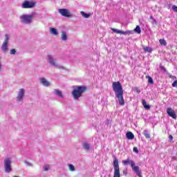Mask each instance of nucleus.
I'll return each mask as SVG.
<instances>
[{"label": "nucleus", "mask_w": 177, "mask_h": 177, "mask_svg": "<svg viewBox=\"0 0 177 177\" xmlns=\"http://www.w3.org/2000/svg\"><path fill=\"white\" fill-rule=\"evenodd\" d=\"M112 86L115 97L119 101V104H120V106H124L125 104V101L124 100V89L122 88V85H121L120 82H115L113 83Z\"/></svg>", "instance_id": "f257e3e1"}, {"label": "nucleus", "mask_w": 177, "mask_h": 177, "mask_svg": "<svg viewBox=\"0 0 177 177\" xmlns=\"http://www.w3.org/2000/svg\"><path fill=\"white\" fill-rule=\"evenodd\" d=\"M86 91L85 86H74L72 91V96L75 100H78L82 96V93Z\"/></svg>", "instance_id": "f03ea898"}, {"label": "nucleus", "mask_w": 177, "mask_h": 177, "mask_svg": "<svg viewBox=\"0 0 177 177\" xmlns=\"http://www.w3.org/2000/svg\"><path fill=\"white\" fill-rule=\"evenodd\" d=\"M123 165H131L132 170L138 175L139 177H142V173L140 172V168L138 166L135 165V162L133 160H131L129 158H128L125 160L122 161Z\"/></svg>", "instance_id": "7ed1b4c3"}, {"label": "nucleus", "mask_w": 177, "mask_h": 177, "mask_svg": "<svg viewBox=\"0 0 177 177\" xmlns=\"http://www.w3.org/2000/svg\"><path fill=\"white\" fill-rule=\"evenodd\" d=\"M34 16H35V12H32L30 15L24 14L19 17V19L22 24H31L34 19Z\"/></svg>", "instance_id": "20e7f679"}, {"label": "nucleus", "mask_w": 177, "mask_h": 177, "mask_svg": "<svg viewBox=\"0 0 177 177\" xmlns=\"http://www.w3.org/2000/svg\"><path fill=\"white\" fill-rule=\"evenodd\" d=\"M47 62L50 66L55 67V68H62V70H64L65 68L64 66L59 65V64L56 62V59L53 57V55H48L47 56Z\"/></svg>", "instance_id": "39448f33"}, {"label": "nucleus", "mask_w": 177, "mask_h": 177, "mask_svg": "<svg viewBox=\"0 0 177 177\" xmlns=\"http://www.w3.org/2000/svg\"><path fill=\"white\" fill-rule=\"evenodd\" d=\"M4 162V171L6 174H10L13 169H12V159L6 158L3 160Z\"/></svg>", "instance_id": "423d86ee"}, {"label": "nucleus", "mask_w": 177, "mask_h": 177, "mask_svg": "<svg viewBox=\"0 0 177 177\" xmlns=\"http://www.w3.org/2000/svg\"><path fill=\"white\" fill-rule=\"evenodd\" d=\"M113 177H121V174L120 173V165L118 164V158H117L115 156H113Z\"/></svg>", "instance_id": "0eeeda50"}, {"label": "nucleus", "mask_w": 177, "mask_h": 177, "mask_svg": "<svg viewBox=\"0 0 177 177\" xmlns=\"http://www.w3.org/2000/svg\"><path fill=\"white\" fill-rule=\"evenodd\" d=\"M8 42H9V35L6 34L5 35V39L1 47L2 52H3L4 53H8V51L9 50V48H8Z\"/></svg>", "instance_id": "6e6552de"}, {"label": "nucleus", "mask_w": 177, "mask_h": 177, "mask_svg": "<svg viewBox=\"0 0 177 177\" xmlns=\"http://www.w3.org/2000/svg\"><path fill=\"white\" fill-rule=\"evenodd\" d=\"M59 13L63 16L64 17H72L73 15H71V12L68 9L66 8H60L58 10Z\"/></svg>", "instance_id": "1a4fd4ad"}, {"label": "nucleus", "mask_w": 177, "mask_h": 177, "mask_svg": "<svg viewBox=\"0 0 177 177\" xmlns=\"http://www.w3.org/2000/svg\"><path fill=\"white\" fill-rule=\"evenodd\" d=\"M35 6V3L32 1H25L22 3L21 8L23 9H31Z\"/></svg>", "instance_id": "9d476101"}, {"label": "nucleus", "mask_w": 177, "mask_h": 177, "mask_svg": "<svg viewBox=\"0 0 177 177\" xmlns=\"http://www.w3.org/2000/svg\"><path fill=\"white\" fill-rule=\"evenodd\" d=\"M24 95H25V91L24 88H20L19 90L18 95L17 96V102H23V99H24Z\"/></svg>", "instance_id": "9b49d317"}, {"label": "nucleus", "mask_w": 177, "mask_h": 177, "mask_svg": "<svg viewBox=\"0 0 177 177\" xmlns=\"http://www.w3.org/2000/svg\"><path fill=\"white\" fill-rule=\"evenodd\" d=\"M112 31L116 32V34H122V35H131V34H133L131 30L122 31L115 28H112Z\"/></svg>", "instance_id": "f8f14e48"}, {"label": "nucleus", "mask_w": 177, "mask_h": 177, "mask_svg": "<svg viewBox=\"0 0 177 177\" xmlns=\"http://www.w3.org/2000/svg\"><path fill=\"white\" fill-rule=\"evenodd\" d=\"M167 113L169 117H171V118H174V120H176V113L172 108L169 107L167 109Z\"/></svg>", "instance_id": "ddd939ff"}, {"label": "nucleus", "mask_w": 177, "mask_h": 177, "mask_svg": "<svg viewBox=\"0 0 177 177\" xmlns=\"http://www.w3.org/2000/svg\"><path fill=\"white\" fill-rule=\"evenodd\" d=\"M40 82L44 86H49L50 85V83L44 77L40 79Z\"/></svg>", "instance_id": "4468645a"}, {"label": "nucleus", "mask_w": 177, "mask_h": 177, "mask_svg": "<svg viewBox=\"0 0 177 177\" xmlns=\"http://www.w3.org/2000/svg\"><path fill=\"white\" fill-rule=\"evenodd\" d=\"M54 93H55V95H57V96H59V97H61V99H63L64 96H63V93H62L61 91H59L58 89H55Z\"/></svg>", "instance_id": "2eb2a0df"}, {"label": "nucleus", "mask_w": 177, "mask_h": 177, "mask_svg": "<svg viewBox=\"0 0 177 177\" xmlns=\"http://www.w3.org/2000/svg\"><path fill=\"white\" fill-rule=\"evenodd\" d=\"M126 136L127 139H129L130 140H132V139H134L135 138V135H133V133L131 131L127 132Z\"/></svg>", "instance_id": "dca6fc26"}, {"label": "nucleus", "mask_w": 177, "mask_h": 177, "mask_svg": "<svg viewBox=\"0 0 177 177\" xmlns=\"http://www.w3.org/2000/svg\"><path fill=\"white\" fill-rule=\"evenodd\" d=\"M82 146H83V149H84V150H86V151H89V143H88L86 142H84L82 143Z\"/></svg>", "instance_id": "f3484780"}, {"label": "nucleus", "mask_w": 177, "mask_h": 177, "mask_svg": "<svg viewBox=\"0 0 177 177\" xmlns=\"http://www.w3.org/2000/svg\"><path fill=\"white\" fill-rule=\"evenodd\" d=\"M143 135L145 136L146 139H150V133L149 132V130L145 129L143 131Z\"/></svg>", "instance_id": "a211bd4d"}, {"label": "nucleus", "mask_w": 177, "mask_h": 177, "mask_svg": "<svg viewBox=\"0 0 177 177\" xmlns=\"http://www.w3.org/2000/svg\"><path fill=\"white\" fill-rule=\"evenodd\" d=\"M50 34H53V35H57V29H56L55 28H50Z\"/></svg>", "instance_id": "6ab92c4d"}, {"label": "nucleus", "mask_w": 177, "mask_h": 177, "mask_svg": "<svg viewBox=\"0 0 177 177\" xmlns=\"http://www.w3.org/2000/svg\"><path fill=\"white\" fill-rule=\"evenodd\" d=\"M61 38L62 41H66L67 39V33L65 31L62 32Z\"/></svg>", "instance_id": "aec40b11"}, {"label": "nucleus", "mask_w": 177, "mask_h": 177, "mask_svg": "<svg viewBox=\"0 0 177 177\" xmlns=\"http://www.w3.org/2000/svg\"><path fill=\"white\" fill-rule=\"evenodd\" d=\"M146 78L148 79V82H149V84H150V85H153L154 84L152 77L148 75L146 77Z\"/></svg>", "instance_id": "412c9836"}, {"label": "nucleus", "mask_w": 177, "mask_h": 177, "mask_svg": "<svg viewBox=\"0 0 177 177\" xmlns=\"http://www.w3.org/2000/svg\"><path fill=\"white\" fill-rule=\"evenodd\" d=\"M80 15H82V17H84V19H88L89 17V14H86L84 11L80 12Z\"/></svg>", "instance_id": "4be33fe9"}, {"label": "nucleus", "mask_w": 177, "mask_h": 177, "mask_svg": "<svg viewBox=\"0 0 177 177\" xmlns=\"http://www.w3.org/2000/svg\"><path fill=\"white\" fill-rule=\"evenodd\" d=\"M159 42H160V45H162L163 46H167V41H165V39H160L159 40Z\"/></svg>", "instance_id": "5701e85b"}, {"label": "nucleus", "mask_w": 177, "mask_h": 177, "mask_svg": "<svg viewBox=\"0 0 177 177\" xmlns=\"http://www.w3.org/2000/svg\"><path fill=\"white\" fill-rule=\"evenodd\" d=\"M143 49L145 52H148L149 53H151V52H153V49L150 47H144Z\"/></svg>", "instance_id": "b1692460"}, {"label": "nucleus", "mask_w": 177, "mask_h": 177, "mask_svg": "<svg viewBox=\"0 0 177 177\" xmlns=\"http://www.w3.org/2000/svg\"><path fill=\"white\" fill-rule=\"evenodd\" d=\"M134 31L137 32V34H140V32H142V30H140V26H137L134 29Z\"/></svg>", "instance_id": "393cba45"}, {"label": "nucleus", "mask_w": 177, "mask_h": 177, "mask_svg": "<svg viewBox=\"0 0 177 177\" xmlns=\"http://www.w3.org/2000/svg\"><path fill=\"white\" fill-rule=\"evenodd\" d=\"M68 168H69V170H71L72 172H74V171H75V167H74V165L71 164L68 165Z\"/></svg>", "instance_id": "a878e982"}, {"label": "nucleus", "mask_w": 177, "mask_h": 177, "mask_svg": "<svg viewBox=\"0 0 177 177\" xmlns=\"http://www.w3.org/2000/svg\"><path fill=\"white\" fill-rule=\"evenodd\" d=\"M43 171H49V165H44L43 166Z\"/></svg>", "instance_id": "bb28decb"}, {"label": "nucleus", "mask_w": 177, "mask_h": 177, "mask_svg": "<svg viewBox=\"0 0 177 177\" xmlns=\"http://www.w3.org/2000/svg\"><path fill=\"white\" fill-rule=\"evenodd\" d=\"M159 67H160V70L164 71V73H167V68H165V67H164L163 66H161V65Z\"/></svg>", "instance_id": "cd10ccee"}, {"label": "nucleus", "mask_w": 177, "mask_h": 177, "mask_svg": "<svg viewBox=\"0 0 177 177\" xmlns=\"http://www.w3.org/2000/svg\"><path fill=\"white\" fill-rule=\"evenodd\" d=\"M10 53L11 55H16V49H15V48L11 49L10 51Z\"/></svg>", "instance_id": "c85d7f7f"}, {"label": "nucleus", "mask_w": 177, "mask_h": 177, "mask_svg": "<svg viewBox=\"0 0 177 177\" xmlns=\"http://www.w3.org/2000/svg\"><path fill=\"white\" fill-rule=\"evenodd\" d=\"M24 162L26 165H28V167H34V165L32 163H30V162L25 161Z\"/></svg>", "instance_id": "c756f323"}, {"label": "nucleus", "mask_w": 177, "mask_h": 177, "mask_svg": "<svg viewBox=\"0 0 177 177\" xmlns=\"http://www.w3.org/2000/svg\"><path fill=\"white\" fill-rule=\"evenodd\" d=\"M133 151H134V153H136L138 154V153H139V149H138V147H135L133 149Z\"/></svg>", "instance_id": "7c9ffc66"}, {"label": "nucleus", "mask_w": 177, "mask_h": 177, "mask_svg": "<svg viewBox=\"0 0 177 177\" xmlns=\"http://www.w3.org/2000/svg\"><path fill=\"white\" fill-rule=\"evenodd\" d=\"M172 86L174 87V88H176V86H177V80H175L173 83H172Z\"/></svg>", "instance_id": "2f4dec72"}, {"label": "nucleus", "mask_w": 177, "mask_h": 177, "mask_svg": "<svg viewBox=\"0 0 177 177\" xmlns=\"http://www.w3.org/2000/svg\"><path fill=\"white\" fill-rule=\"evenodd\" d=\"M171 9H173L174 12H176V13H177V6H173L171 7Z\"/></svg>", "instance_id": "473e14b6"}, {"label": "nucleus", "mask_w": 177, "mask_h": 177, "mask_svg": "<svg viewBox=\"0 0 177 177\" xmlns=\"http://www.w3.org/2000/svg\"><path fill=\"white\" fill-rule=\"evenodd\" d=\"M145 109H146L147 110H150V105L149 104H145V106H144Z\"/></svg>", "instance_id": "72a5a7b5"}, {"label": "nucleus", "mask_w": 177, "mask_h": 177, "mask_svg": "<svg viewBox=\"0 0 177 177\" xmlns=\"http://www.w3.org/2000/svg\"><path fill=\"white\" fill-rule=\"evenodd\" d=\"M157 23V21H156V19H152V24H156Z\"/></svg>", "instance_id": "f704fd0d"}, {"label": "nucleus", "mask_w": 177, "mask_h": 177, "mask_svg": "<svg viewBox=\"0 0 177 177\" xmlns=\"http://www.w3.org/2000/svg\"><path fill=\"white\" fill-rule=\"evenodd\" d=\"M142 104L143 106H145L146 104H147V102H146V100H142Z\"/></svg>", "instance_id": "c9c22d12"}, {"label": "nucleus", "mask_w": 177, "mask_h": 177, "mask_svg": "<svg viewBox=\"0 0 177 177\" xmlns=\"http://www.w3.org/2000/svg\"><path fill=\"white\" fill-rule=\"evenodd\" d=\"M169 140H172L174 139V137L172 136H169Z\"/></svg>", "instance_id": "e433bc0d"}, {"label": "nucleus", "mask_w": 177, "mask_h": 177, "mask_svg": "<svg viewBox=\"0 0 177 177\" xmlns=\"http://www.w3.org/2000/svg\"><path fill=\"white\" fill-rule=\"evenodd\" d=\"M123 174H124V175H127V171L124 170V171H123Z\"/></svg>", "instance_id": "4c0bfd02"}, {"label": "nucleus", "mask_w": 177, "mask_h": 177, "mask_svg": "<svg viewBox=\"0 0 177 177\" xmlns=\"http://www.w3.org/2000/svg\"><path fill=\"white\" fill-rule=\"evenodd\" d=\"M137 93H140V90L138 89V90H137Z\"/></svg>", "instance_id": "58836bf2"}, {"label": "nucleus", "mask_w": 177, "mask_h": 177, "mask_svg": "<svg viewBox=\"0 0 177 177\" xmlns=\"http://www.w3.org/2000/svg\"><path fill=\"white\" fill-rule=\"evenodd\" d=\"M150 19H151V20H153L154 19V17H153V16H150Z\"/></svg>", "instance_id": "ea45409f"}, {"label": "nucleus", "mask_w": 177, "mask_h": 177, "mask_svg": "<svg viewBox=\"0 0 177 177\" xmlns=\"http://www.w3.org/2000/svg\"><path fill=\"white\" fill-rule=\"evenodd\" d=\"M107 121H108V124H110V120H107Z\"/></svg>", "instance_id": "a19ab883"}, {"label": "nucleus", "mask_w": 177, "mask_h": 177, "mask_svg": "<svg viewBox=\"0 0 177 177\" xmlns=\"http://www.w3.org/2000/svg\"><path fill=\"white\" fill-rule=\"evenodd\" d=\"M173 160H176V157H173Z\"/></svg>", "instance_id": "79ce46f5"}]
</instances>
